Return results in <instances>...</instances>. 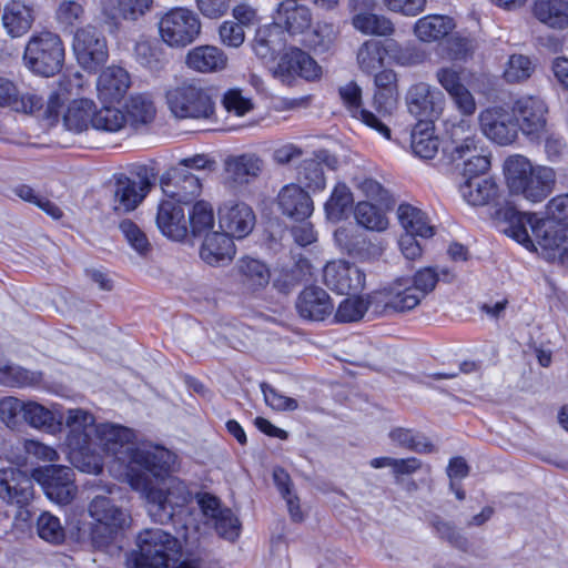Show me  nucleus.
Masks as SVG:
<instances>
[{
    "instance_id": "nucleus-12",
    "label": "nucleus",
    "mask_w": 568,
    "mask_h": 568,
    "mask_svg": "<svg viewBox=\"0 0 568 568\" xmlns=\"http://www.w3.org/2000/svg\"><path fill=\"white\" fill-rule=\"evenodd\" d=\"M322 278L331 291L342 295L361 292L366 283V274L357 265L345 260L327 262Z\"/></svg>"
},
{
    "instance_id": "nucleus-37",
    "label": "nucleus",
    "mask_w": 568,
    "mask_h": 568,
    "mask_svg": "<svg viewBox=\"0 0 568 568\" xmlns=\"http://www.w3.org/2000/svg\"><path fill=\"white\" fill-rule=\"evenodd\" d=\"M534 16L549 28H568V0H537Z\"/></svg>"
},
{
    "instance_id": "nucleus-39",
    "label": "nucleus",
    "mask_w": 568,
    "mask_h": 568,
    "mask_svg": "<svg viewBox=\"0 0 568 568\" xmlns=\"http://www.w3.org/2000/svg\"><path fill=\"white\" fill-rule=\"evenodd\" d=\"M463 199L470 205L487 204L497 194L496 183L488 178L466 179L459 186Z\"/></svg>"
},
{
    "instance_id": "nucleus-8",
    "label": "nucleus",
    "mask_w": 568,
    "mask_h": 568,
    "mask_svg": "<svg viewBox=\"0 0 568 568\" xmlns=\"http://www.w3.org/2000/svg\"><path fill=\"white\" fill-rule=\"evenodd\" d=\"M72 49L78 62L95 72L109 58L108 40L101 28L87 24L75 30Z\"/></svg>"
},
{
    "instance_id": "nucleus-27",
    "label": "nucleus",
    "mask_w": 568,
    "mask_h": 568,
    "mask_svg": "<svg viewBox=\"0 0 568 568\" xmlns=\"http://www.w3.org/2000/svg\"><path fill=\"white\" fill-rule=\"evenodd\" d=\"M235 278L246 292L255 293L264 290L271 281V271L260 260L244 256L241 257L234 267Z\"/></svg>"
},
{
    "instance_id": "nucleus-64",
    "label": "nucleus",
    "mask_w": 568,
    "mask_h": 568,
    "mask_svg": "<svg viewBox=\"0 0 568 568\" xmlns=\"http://www.w3.org/2000/svg\"><path fill=\"white\" fill-rule=\"evenodd\" d=\"M26 402L13 397L7 396L0 399V419L8 426L14 427L18 425L19 415H24Z\"/></svg>"
},
{
    "instance_id": "nucleus-58",
    "label": "nucleus",
    "mask_w": 568,
    "mask_h": 568,
    "mask_svg": "<svg viewBox=\"0 0 568 568\" xmlns=\"http://www.w3.org/2000/svg\"><path fill=\"white\" fill-rule=\"evenodd\" d=\"M23 419L39 429H51L55 422L53 413L36 402H27Z\"/></svg>"
},
{
    "instance_id": "nucleus-57",
    "label": "nucleus",
    "mask_w": 568,
    "mask_h": 568,
    "mask_svg": "<svg viewBox=\"0 0 568 568\" xmlns=\"http://www.w3.org/2000/svg\"><path fill=\"white\" fill-rule=\"evenodd\" d=\"M300 55L308 54L297 48L290 49L281 57L277 67L274 70V74L281 78L282 81H288L291 78L297 75L303 65L302 57Z\"/></svg>"
},
{
    "instance_id": "nucleus-4",
    "label": "nucleus",
    "mask_w": 568,
    "mask_h": 568,
    "mask_svg": "<svg viewBox=\"0 0 568 568\" xmlns=\"http://www.w3.org/2000/svg\"><path fill=\"white\" fill-rule=\"evenodd\" d=\"M165 101L176 119L209 120L215 113L211 90L195 80H183L169 87Z\"/></svg>"
},
{
    "instance_id": "nucleus-62",
    "label": "nucleus",
    "mask_w": 568,
    "mask_h": 568,
    "mask_svg": "<svg viewBox=\"0 0 568 568\" xmlns=\"http://www.w3.org/2000/svg\"><path fill=\"white\" fill-rule=\"evenodd\" d=\"M84 14L85 10L81 3L64 0L55 11V19L64 28H72L84 19Z\"/></svg>"
},
{
    "instance_id": "nucleus-3",
    "label": "nucleus",
    "mask_w": 568,
    "mask_h": 568,
    "mask_svg": "<svg viewBox=\"0 0 568 568\" xmlns=\"http://www.w3.org/2000/svg\"><path fill=\"white\" fill-rule=\"evenodd\" d=\"M504 168L509 190L532 203L541 202L552 191L556 176L550 168L532 166L523 155L509 156Z\"/></svg>"
},
{
    "instance_id": "nucleus-6",
    "label": "nucleus",
    "mask_w": 568,
    "mask_h": 568,
    "mask_svg": "<svg viewBox=\"0 0 568 568\" xmlns=\"http://www.w3.org/2000/svg\"><path fill=\"white\" fill-rule=\"evenodd\" d=\"M23 61L33 73L53 77L62 69L64 45L57 33L43 31L33 34L24 49Z\"/></svg>"
},
{
    "instance_id": "nucleus-29",
    "label": "nucleus",
    "mask_w": 568,
    "mask_h": 568,
    "mask_svg": "<svg viewBox=\"0 0 568 568\" xmlns=\"http://www.w3.org/2000/svg\"><path fill=\"white\" fill-rule=\"evenodd\" d=\"M323 164L331 170H335L338 165V160L326 150L316 152L314 158L304 160L300 165V181L313 191L324 190L326 179L322 168Z\"/></svg>"
},
{
    "instance_id": "nucleus-63",
    "label": "nucleus",
    "mask_w": 568,
    "mask_h": 568,
    "mask_svg": "<svg viewBox=\"0 0 568 568\" xmlns=\"http://www.w3.org/2000/svg\"><path fill=\"white\" fill-rule=\"evenodd\" d=\"M212 523L216 532L227 539L235 540L240 536L241 523L230 508H224Z\"/></svg>"
},
{
    "instance_id": "nucleus-47",
    "label": "nucleus",
    "mask_w": 568,
    "mask_h": 568,
    "mask_svg": "<svg viewBox=\"0 0 568 568\" xmlns=\"http://www.w3.org/2000/svg\"><path fill=\"white\" fill-rule=\"evenodd\" d=\"M354 197L351 189L345 183H337L325 203V212L329 220L341 221L351 210Z\"/></svg>"
},
{
    "instance_id": "nucleus-49",
    "label": "nucleus",
    "mask_w": 568,
    "mask_h": 568,
    "mask_svg": "<svg viewBox=\"0 0 568 568\" xmlns=\"http://www.w3.org/2000/svg\"><path fill=\"white\" fill-rule=\"evenodd\" d=\"M221 104L227 114L236 118L245 116L255 108L253 98L240 88L226 90L221 98Z\"/></svg>"
},
{
    "instance_id": "nucleus-10",
    "label": "nucleus",
    "mask_w": 568,
    "mask_h": 568,
    "mask_svg": "<svg viewBox=\"0 0 568 568\" xmlns=\"http://www.w3.org/2000/svg\"><path fill=\"white\" fill-rule=\"evenodd\" d=\"M43 488L47 497L59 504H70L77 495L74 471L62 465H49L36 468L32 478Z\"/></svg>"
},
{
    "instance_id": "nucleus-43",
    "label": "nucleus",
    "mask_w": 568,
    "mask_h": 568,
    "mask_svg": "<svg viewBox=\"0 0 568 568\" xmlns=\"http://www.w3.org/2000/svg\"><path fill=\"white\" fill-rule=\"evenodd\" d=\"M62 103L63 99L61 92H51L45 101L42 97L30 93L22 95L21 99H19L17 110H21L26 113H36L41 111L45 104L43 115L47 119L57 120L59 109Z\"/></svg>"
},
{
    "instance_id": "nucleus-42",
    "label": "nucleus",
    "mask_w": 568,
    "mask_h": 568,
    "mask_svg": "<svg viewBox=\"0 0 568 568\" xmlns=\"http://www.w3.org/2000/svg\"><path fill=\"white\" fill-rule=\"evenodd\" d=\"M400 225L407 234H417L422 237H430L434 234L426 215L417 207L403 203L397 209Z\"/></svg>"
},
{
    "instance_id": "nucleus-51",
    "label": "nucleus",
    "mask_w": 568,
    "mask_h": 568,
    "mask_svg": "<svg viewBox=\"0 0 568 568\" xmlns=\"http://www.w3.org/2000/svg\"><path fill=\"white\" fill-rule=\"evenodd\" d=\"M390 440L408 450L416 453H430L433 452V444L427 437L413 429L397 427L389 432Z\"/></svg>"
},
{
    "instance_id": "nucleus-32",
    "label": "nucleus",
    "mask_w": 568,
    "mask_h": 568,
    "mask_svg": "<svg viewBox=\"0 0 568 568\" xmlns=\"http://www.w3.org/2000/svg\"><path fill=\"white\" fill-rule=\"evenodd\" d=\"M379 296L376 291H373L365 295H354L343 300L334 314L335 321L337 323L358 322L369 310L375 315H382L378 307Z\"/></svg>"
},
{
    "instance_id": "nucleus-40",
    "label": "nucleus",
    "mask_w": 568,
    "mask_h": 568,
    "mask_svg": "<svg viewBox=\"0 0 568 568\" xmlns=\"http://www.w3.org/2000/svg\"><path fill=\"white\" fill-rule=\"evenodd\" d=\"M126 122L138 129L150 124L156 114L153 100L149 94L139 93L131 95L125 103Z\"/></svg>"
},
{
    "instance_id": "nucleus-41",
    "label": "nucleus",
    "mask_w": 568,
    "mask_h": 568,
    "mask_svg": "<svg viewBox=\"0 0 568 568\" xmlns=\"http://www.w3.org/2000/svg\"><path fill=\"white\" fill-rule=\"evenodd\" d=\"M410 146L420 159H433L439 150V140L434 133L433 124L427 121L417 123L412 132Z\"/></svg>"
},
{
    "instance_id": "nucleus-36",
    "label": "nucleus",
    "mask_w": 568,
    "mask_h": 568,
    "mask_svg": "<svg viewBox=\"0 0 568 568\" xmlns=\"http://www.w3.org/2000/svg\"><path fill=\"white\" fill-rule=\"evenodd\" d=\"M456 24L448 16L428 14L414 24L415 36L423 42H435L448 36Z\"/></svg>"
},
{
    "instance_id": "nucleus-30",
    "label": "nucleus",
    "mask_w": 568,
    "mask_h": 568,
    "mask_svg": "<svg viewBox=\"0 0 568 568\" xmlns=\"http://www.w3.org/2000/svg\"><path fill=\"white\" fill-rule=\"evenodd\" d=\"M235 255L233 239L223 231L207 232L200 247L201 258L209 265L216 266L230 262Z\"/></svg>"
},
{
    "instance_id": "nucleus-53",
    "label": "nucleus",
    "mask_w": 568,
    "mask_h": 568,
    "mask_svg": "<svg viewBox=\"0 0 568 568\" xmlns=\"http://www.w3.org/2000/svg\"><path fill=\"white\" fill-rule=\"evenodd\" d=\"M535 67L529 57L513 54L505 64L503 77L508 83L527 81L534 73Z\"/></svg>"
},
{
    "instance_id": "nucleus-48",
    "label": "nucleus",
    "mask_w": 568,
    "mask_h": 568,
    "mask_svg": "<svg viewBox=\"0 0 568 568\" xmlns=\"http://www.w3.org/2000/svg\"><path fill=\"white\" fill-rule=\"evenodd\" d=\"M358 225L374 232H384L388 227V219L383 211L369 202H358L354 210Z\"/></svg>"
},
{
    "instance_id": "nucleus-35",
    "label": "nucleus",
    "mask_w": 568,
    "mask_h": 568,
    "mask_svg": "<svg viewBox=\"0 0 568 568\" xmlns=\"http://www.w3.org/2000/svg\"><path fill=\"white\" fill-rule=\"evenodd\" d=\"M1 21L10 37H22L33 24V8L21 0H11L3 8Z\"/></svg>"
},
{
    "instance_id": "nucleus-54",
    "label": "nucleus",
    "mask_w": 568,
    "mask_h": 568,
    "mask_svg": "<svg viewBox=\"0 0 568 568\" xmlns=\"http://www.w3.org/2000/svg\"><path fill=\"white\" fill-rule=\"evenodd\" d=\"M37 531L41 539L47 542L59 545L65 538V530L60 519L50 513H42L37 520Z\"/></svg>"
},
{
    "instance_id": "nucleus-56",
    "label": "nucleus",
    "mask_w": 568,
    "mask_h": 568,
    "mask_svg": "<svg viewBox=\"0 0 568 568\" xmlns=\"http://www.w3.org/2000/svg\"><path fill=\"white\" fill-rule=\"evenodd\" d=\"M126 116L116 108L104 106L99 111L94 110L93 128L97 130L116 132L124 128Z\"/></svg>"
},
{
    "instance_id": "nucleus-24",
    "label": "nucleus",
    "mask_w": 568,
    "mask_h": 568,
    "mask_svg": "<svg viewBox=\"0 0 568 568\" xmlns=\"http://www.w3.org/2000/svg\"><path fill=\"white\" fill-rule=\"evenodd\" d=\"M296 311L302 318L324 321L334 311L328 293L318 286L305 287L297 296Z\"/></svg>"
},
{
    "instance_id": "nucleus-20",
    "label": "nucleus",
    "mask_w": 568,
    "mask_h": 568,
    "mask_svg": "<svg viewBox=\"0 0 568 568\" xmlns=\"http://www.w3.org/2000/svg\"><path fill=\"white\" fill-rule=\"evenodd\" d=\"M65 425L69 428L67 444L70 449L82 455L91 450L92 437L97 427L94 417L81 408L69 409L65 416Z\"/></svg>"
},
{
    "instance_id": "nucleus-34",
    "label": "nucleus",
    "mask_w": 568,
    "mask_h": 568,
    "mask_svg": "<svg viewBox=\"0 0 568 568\" xmlns=\"http://www.w3.org/2000/svg\"><path fill=\"white\" fill-rule=\"evenodd\" d=\"M131 85L126 70L118 65L105 68L97 81V90L101 100L106 102L119 101L124 97Z\"/></svg>"
},
{
    "instance_id": "nucleus-52",
    "label": "nucleus",
    "mask_w": 568,
    "mask_h": 568,
    "mask_svg": "<svg viewBox=\"0 0 568 568\" xmlns=\"http://www.w3.org/2000/svg\"><path fill=\"white\" fill-rule=\"evenodd\" d=\"M189 224L195 236H204L207 232H213L214 213L212 205L203 200L194 203L189 211Z\"/></svg>"
},
{
    "instance_id": "nucleus-60",
    "label": "nucleus",
    "mask_w": 568,
    "mask_h": 568,
    "mask_svg": "<svg viewBox=\"0 0 568 568\" xmlns=\"http://www.w3.org/2000/svg\"><path fill=\"white\" fill-rule=\"evenodd\" d=\"M13 192L21 200L37 205L53 219H60L62 216V211L57 204L36 193L32 187L28 185H19L14 187Z\"/></svg>"
},
{
    "instance_id": "nucleus-15",
    "label": "nucleus",
    "mask_w": 568,
    "mask_h": 568,
    "mask_svg": "<svg viewBox=\"0 0 568 568\" xmlns=\"http://www.w3.org/2000/svg\"><path fill=\"white\" fill-rule=\"evenodd\" d=\"M153 183L154 176L150 179L148 174L144 176L139 175V181L131 180L124 175L116 178L111 190V206L113 211L122 214L135 210L150 192Z\"/></svg>"
},
{
    "instance_id": "nucleus-38",
    "label": "nucleus",
    "mask_w": 568,
    "mask_h": 568,
    "mask_svg": "<svg viewBox=\"0 0 568 568\" xmlns=\"http://www.w3.org/2000/svg\"><path fill=\"white\" fill-rule=\"evenodd\" d=\"M94 102L89 99L73 100L63 114L64 128L73 133H81L93 126Z\"/></svg>"
},
{
    "instance_id": "nucleus-2",
    "label": "nucleus",
    "mask_w": 568,
    "mask_h": 568,
    "mask_svg": "<svg viewBox=\"0 0 568 568\" xmlns=\"http://www.w3.org/2000/svg\"><path fill=\"white\" fill-rule=\"evenodd\" d=\"M497 215L507 223L505 234L526 248L538 252L536 242L546 260H554L556 248L567 241L568 194L558 195L547 204L546 219L519 212L510 204L501 206Z\"/></svg>"
},
{
    "instance_id": "nucleus-13",
    "label": "nucleus",
    "mask_w": 568,
    "mask_h": 568,
    "mask_svg": "<svg viewBox=\"0 0 568 568\" xmlns=\"http://www.w3.org/2000/svg\"><path fill=\"white\" fill-rule=\"evenodd\" d=\"M478 122L481 133L499 145H510L518 138L513 112L501 106H490L480 111Z\"/></svg>"
},
{
    "instance_id": "nucleus-16",
    "label": "nucleus",
    "mask_w": 568,
    "mask_h": 568,
    "mask_svg": "<svg viewBox=\"0 0 568 568\" xmlns=\"http://www.w3.org/2000/svg\"><path fill=\"white\" fill-rule=\"evenodd\" d=\"M406 103L410 114L419 120L433 124L443 111L444 94L425 82L412 85L406 95Z\"/></svg>"
},
{
    "instance_id": "nucleus-22",
    "label": "nucleus",
    "mask_w": 568,
    "mask_h": 568,
    "mask_svg": "<svg viewBox=\"0 0 568 568\" xmlns=\"http://www.w3.org/2000/svg\"><path fill=\"white\" fill-rule=\"evenodd\" d=\"M274 24L290 34H302L313 21L311 9L301 0H282L274 13Z\"/></svg>"
},
{
    "instance_id": "nucleus-33",
    "label": "nucleus",
    "mask_w": 568,
    "mask_h": 568,
    "mask_svg": "<svg viewBox=\"0 0 568 568\" xmlns=\"http://www.w3.org/2000/svg\"><path fill=\"white\" fill-rule=\"evenodd\" d=\"M227 55L215 45H199L191 49L185 55L189 69L200 73L223 71L227 67Z\"/></svg>"
},
{
    "instance_id": "nucleus-5",
    "label": "nucleus",
    "mask_w": 568,
    "mask_h": 568,
    "mask_svg": "<svg viewBox=\"0 0 568 568\" xmlns=\"http://www.w3.org/2000/svg\"><path fill=\"white\" fill-rule=\"evenodd\" d=\"M139 551L130 560L131 568H169L176 564L181 544L160 528L145 529L138 536Z\"/></svg>"
},
{
    "instance_id": "nucleus-17",
    "label": "nucleus",
    "mask_w": 568,
    "mask_h": 568,
    "mask_svg": "<svg viewBox=\"0 0 568 568\" xmlns=\"http://www.w3.org/2000/svg\"><path fill=\"white\" fill-rule=\"evenodd\" d=\"M221 231L232 239H244L254 229L255 214L250 205L239 201H226L217 209Z\"/></svg>"
},
{
    "instance_id": "nucleus-14",
    "label": "nucleus",
    "mask_w": 568,
    "mask_h": 568,
    "mask_svg": "<svg viewBox=\"0 0 568 568\" xmlns=\"http://www.w3.org/2000/svg\"><path fill=\"white\" fill-rule=\"evenodd\" d=\"M381 314L406 313L417 307L423 301V294L414 288L409 277H399L388 286L377 290Z\"/></svg>"
},
{
    "instance_id": "nucleus-26",
    "label": "nucleus",
    "mask_w": 568,
    "mask_h": 568,
    "mask_svg": "<svg viewBox=\"0 0 568 568\" xmlns=\"http://www.w3.org/2000/svg\"><path fill=\"white\" fill-rule=\"evenodd\" d=\"M277 204L284 215L295 221H305L313 213V201L297 184H287L277 195Z\"/></svg>"
},
{
    "instance_id": "nucleus-11",
    "label": "nucleus",
    "mask_w": 568,
    "mask_h": 568,
    "mask_svg": "<svg viewBox=\"0 0 568 568\" xmlns=\"http://www.w3.org/2000/svg\"><path fill=\"white\" fill-rule=\"evenodd\" d=\"M548 106L537 95H525L513 104L517 129L531 141H538L546 132Z\"/></svg>"
},
{
    "instance_id": "nucleus-44",
    "label": "nucleus",
    "mask_w": 568,
    "mask_h": 568,
    "mask_svg": "<svg viewBox=\"0 0 568 568\" xmlns=\"http://www.w3.org/2000/svg\"><path fill=\"white\" fill-rule=\"evenodd\" d=\"M353 27L367 36L388 37L395 32L390 19L372 12H358L352 18Z\"/></svg>"
},
{
    "instance_id": "nucleus-59",
    "label": "nucleus",
    "mask_w": 568,
    "mask_h": 568,
    "mask_svg": "<svg viewBox=\"0 0 568 568\" xmlns=\"http://www.w3.org/2000/svg\"><path fill=\"white\" fill-rule=\"evenodd\" d=\"M37 381L33 373L14 365L0 364V384L9 387H22Z\"/></svg>"
},
{
    "instance_id": "nucleus-18",
    "label": "nucleus",
    "mask_w": 568,
    "mask_h": 568,
    "mask_svg": "<svg viewBox=\"0 0 568 568\" xmlns=\"http://www.w3.org/2000/svg\"><path fill=\"white\" fill-rule=\"evenodd\" d=\"M447 132L449 142L445 146L444 153L452 162L464 160L483 151L481 139L469 120L463 119L452 124Z\"/></svg>"
},
{
    "instance_id": "nucleus-46",
    "label": "nucleus",
    "mask_w": 568,
    "mask_h": 568,
    "mask_svg": "<svg viewBox=\"0 0 568 568\" xmlns=\"http://www.w3.org/2000/svg\"><path fill=\"white\" fill-rule=\"evenodd\" d=\"M135 61L150 71H161L166 64L163 49L155 42L140 40L133 50Z\"/></svg>"
},
{
    "instance_id": "nucleus-55",
    "label": "nucleus",
    "mask_w": 568,
    "mask_h": 568,
    "mask_svg": "<svg viewBox=\"0 0 568 568\" xmlns=\"http://www.w3.org/2000/svg\"><path fill=\"white\" fill-rule=\"evenodd\" d=\"M154 0H116V14L128 22H136L153 10Z\"/></svg>"
},
{
    "instance_id": "nucleus-45",
    "label": "nucleus",
    "mask_w": 568,
    "mask_h": 568,
    "mask_svg": "<svg viewBox=\"0 0 568 568\" xmlns=\"http://www.w3.org/2000/svg\"><path fill=\"white\" fill-rule=\"evenodd\" d=\"M385 52L396 64L410 67L420 64L426 60V52L414 43L405 45L390 39L385 42Z\"/></svg>"
},
{
    "instance_id": "nucleus-25",
    "label": "nucleus",
    "mask_w": 568,
    "mask_h": 568,
    "mask_svg": "<svg viewBox=\"0 0 568 568\" xmlns=\"http://www.w3.org/2000/svg\"><path fill=\"white\" fill-rule=\"evenodd\" d=\"M162 190L171 200L187 204L200 195L202 185L200 179L184 169H174L168 180L162 179Z\"/></svg>"
},
{
    "instance_id": "nucleus-7",
    "label": "nucleus",
    "mask_w": 568,
    "mask_h": 568,
    "mask_svg": "<svg viewBox=\"0 0 568 568\" xmlns=\"http://www.w3.org/2000/svg\"><path fill=\"white\" fill-rule=\"evenodd\" d=\"M162 41L171 48H185L201 33L199 16L186 8H173L163 13L158 22Z\"/></svg>"
},
{
    "instance_id": "nucleus-19",
    "label": "nucleus",
    "mask_w": 568,
    "mask_h": 568,
    "mask_svg": "<svg viewBox=\"0 0 568 568\" xmlns=\"http://www.w3.org/2000/svg\"><path fill=\"white\" fill-rule=\"evenodd\" d=\"M337 246L349 256L362 261H372L382 256L384 246L381 242H372L363 232L354 226H341L334 233Z\"/></svg>"
},
{
    "instance_id": "nucleus-21",
    "label": "nucleus",
    "mask_w": 568,
    "mask_h": 568,
    "mask_svg": "<svg viewBox=\"0 0 568 568\" xmlns=\"http://www.w3.org/2000/svg\"><path fill=\"white\" fill-rule=\"evenodd\" d=\"M0 498L18 506L29 504L33 498L32 479L14 467L0 469Z\"/></svg>"
},
{
    "instance_id": "nucleus-31",
    "label": "nucleus",
    "mask_w": 568,
    "mask_h": 568,
    "mask_svg": "<svg viewBox=\"0 0 568 568\" xmlns=\"http://www.w3.org/2000/svg\"><path fill=\"white\" fill-rule=\"evenodd\" d=\"M262 170V161L254 154L230 155L224 160V179L227 184H247Z\"/></svg>"
},
{
    "instance_id": "nucleus-61",
    "label": "nucleus",
    "mask_w": 568,
    "mask_h": 568,
    "mask_svg": "<svg viewBox=\"0 0 568 568\" xmlns=\"http://www.w3.org/2000/svg\"><path fill=\"white\" fill-rule=\"evenodd\" d=\"M119 227L133 250H135L140 255L148 254L151 250V244L145 233L134 222L131 220H123Z\"/></svg>"
},
{
    "instance_id": "nucleus-23",
    "label": "nucleus",
    "mask_w": 568,
    "mask_h": 568,
    "mask_svg": "<svg viewBox=\"0 0 568 568\" xmlns=\"http://www.w3.org/2000/svg\"><path fill=\"white\" fill-rule=\"evenodd\" d=\"M338 93L343 104L346 106L353 118L359 120L368 128L375 130L385 139L390 138L389 128L374 113L362 106V89L356 82L351 81L339 87Z\"/></svg>"
},
{
    "instance_id": "nucleus-28",
    "label": "nucleus",
    "mask_w": 568,
    "mask_h": 568,
    "mask_svg": "<svg viewBox=\"0 0 568 568\" xmlns=\"http://www.w3.org/2000/svg\"><path fill=\"white\" fill-rule=\"evenodd\" d=\"M156 224L165 236L175 241L183 240L189 230L182 204L171 199L159 204Z\"/></svg>"
},
{
    "instance_id": "nucleus-50",
    "label": "nucleus",
    "mask_w": 568,
    "mask_h": 568,
    "mask_svg": "<svg viewBox=\"0 0 568 568\" xmlns=\"http://www.w3.org/2000/svg\"><path fill=\"white\" fill-rule=\"evenodd\" d=\"M385 44L376 40H366L357 51V64L365 73H373L384 63Z\"/></svg>"
},
{
    "instance_id": "nucleus-1",
    "label": "nucleus",
    "mask_w": 568,
    "mask_h": 568,
    "mask_svg": "<svg viewBox=\"0 0 568 568\" xmlns=\"http://www.w3.org/2000/svg\"><path fill=\"white\" fill-rule=\"evenodd\" d=\"M132 432L121 425H97L91 450L98 448L113 455L129 468L130 486L148 501L149 514L155 523L168 524L191 500V491L180 478L170 476L176 456L163 447H134Z\"/></svg>"
},
{
    "instance_id": "nucleus-9",
    "label": "nucleus",
    "mask_w": 568,
    "mask_h": 568,
    "mask_svg": "<svg viewBox=\"0 0 568 568\" xmlns=\"http://www.w3.org/2000/svg\"><path fill=\"white\" fill-rule=\"evenodd\" d=\"M89 515L97 525L92 538L99 545L108 544L128 524V514L105 496L94 497L89 505Z\"/></svg>"
}]
</instances>
